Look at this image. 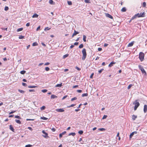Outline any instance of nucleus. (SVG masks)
Listing matches in <instances>:
<instances>
[{
    "label": "nucleus",
    "instance_id": "nucleus-1",
    "mask_svg": "<svg viewBox=\"0 0 147 147\" xmlns=\"http://www.w3.org/2000/svg\"><path fill=\"white\" fill-rule=\"evenodd\" d=\"M144 54L142 52H140L139 55V58L141 62L143 61L144 59Z\"/></svg>",
    "mask_w": 147,
    "mask_h": 147
},
{
    "label": "nucleus",
    "instance_id": "nucleus-2",
    "mask_svg": "<svg viewBox=\"0 0 147 147\" xmlns=\"http://www.w3.org/2000/svg\"><path fill=\"white\" fill-rule=\"evenodd\" d=\"M82 53L83 54V56L82 58V59L83 60H84L86 58L87 55L86 50L85 48H84L82 51Z\"/></svg>",
    "mask_w": 147,
    "mask_h": 147
},
{
    "label": "nucleus",
    "instance_id": "nucleus-3",
    "mask_svg": "<svg viewBox=\"0 0 147 147\" xmlns=\"http://www.w3.org/2000/svg\"><path fill=\"white\" fill-rule=\"evenodd\" d=\"M135 15H136V17L137 18L143 17L145 16V13L144 12L142 13H138Z\"/></svg>",
    "mask_w": 147,
    "mask_h": 147
},
{
    "label": "nucleus",
    "instance_id": "nucleus-4",
    "mask_svg": "<svg viewBox=\"0 0 147 147\" xmlns=\"http://www.w3.org/2000/svg\"><path fill=\"white\" fill-rule=\"evenodd\" d=\"M133 104L135 105L134 110L135 111H136L138 107L139 106L140 103L138 102H136L135 103H134Z\"/></svg>",
    "mask_w": 147,
    "mask_h": 147
},
{
    "label": "nucleus",
    "instance_id": "nucleus-5",
    "mask_svg": "<svg viewBox=\"0 0 147 147\" xmlns=\"http://www.w3.org/2000/svg\"><path fill=\"white\" fill-rule=\"evenodd\" d=\"M56 111L58 112H63L64 110L63 109H56Z\"/></svg>",
    "mask_w": 147,
    "mask_h": 147
},
{
    "label": "nucleus",
    "instance_id": "nucleus-6",
    "mask_svg": "<svg viewBox=\"0 0 147 147\" xmlns=\"http://www.w3.org/2000/svg\"><path fill=\"white\" fill-rule=\"evenodd\" d=\"M105 16L107 17L110 19H113V16L108 13H106L105 14Z\"/></svg>",
    "mask_w": 147,
    "mask_h": 147
},
{
    "label": "nucleus",
    "instance_id": "nucleus-7",
    "mask_svg": "<svg viewBox=\"0 0 147 147\" xmlns=\"http://www.w3.org/2000/svg\"><path fill=\"white\" fill-rule=\"evenodd\" d=\"M135 42L133 41L129 43L127 45L128 47H131L133 45Z\"/></svg>",
    "mask_w": 147,
    "mask_h": 147
},
{
    "label": "nucleus",
    "instance_id": "nucleus-8",
    "mask_svg": "<svg viewBox=\"0 0 147 147\" xmlns=\"http://www.w3.org/2000/svg\"><path fill=\"white\" fill-rule=\"evenodd\" d=\"M79 33V32H77L75 30L74 31V32L72 36V37H74V36H76L77 34H78Z\"/></svg>",
    "mask_w": 147,
    "mask_h": 147
},
{
    "label": "nucleus",
    "instance_id": "nucleus-9",
    "mask_svg": "<svg viewBox=\"0 0 147 147\" xmlns=\"http://www.w3.org/2000/svg\"><path fill=\"white\" fill-rule=\"evenodd\" d=\"M144 111L145 113L147 111V105H145L144 106Z\"/></svg>",
    "mask_w": 147,
    "mask_h": 147
},
{
    "label": "nucleus",
    "instance_id": "nucleus-10",
    "mask_svg": "<svg viewBox=\"0 0 147 147\" xmlns=\"http://www.w3.org/2000/svg\"><path fill=\"white\" fill-rule=\"evenodd\" d=\"M116 63V62H114V61H112L111 62V63L109 64L108 66L109 67H111L113 65L115 64Z\"/></svg>",
    "mask_w": 147,
    "mask_h": 147
},
{
    "label": "nucleus",
    "instance_id": "nucleus-11",
    "mask_svg": "<svg viewBox=\"0 0 147 147\" xmlns=\"http://www.w3.org/2000/svg\"><path fill=\"white\" fill-rule=\"evenodd\" d=\"M42 132L43 134H45V136H43L45 138H46L48 137V134L45 132L44 130H43L42 131Z\"/></svg>",
    "mask_w": 147,
    "mask_h": 147
},
{
    "label": "nucleus",
    "instance_id": "nucleus-12",
    "mask_svg": "<svg viewBox=\"0 0 147 147\" xmlns=\"http://www.w3.org/2000/svg\"><path fill=\"white\" fill-rule=\"evenodd\" d=\"M9 129L12 131L14 132L15 130L13 128V127L12 125H10L9 126Z\"/></svg>",
    "mask_w": 147,
    "mask_h": 147
},
{
    "label": "nucleus",
    "instance_id": "nucleus-13",
    "mask_svg": "<svg viewBox=\"0 0 147 147\" xmlns=\"http://www.w3.org/2000/svg\"><path fill=\"white\" fill-rule=\"evenodd\" d=\"M66 133V132L65 131H64L62 133L60 134L59 135V137L60 138H61L62 137V136L64 134H65Z\"/></svg>",
    "mask_w": 147,
    "mask_h": 147
},
{
    "label": "nucleus",
    "instance_id": "nucleus-14",
    "mask_svg": "<svg viewBox=\"0 0 147 147\" xmlns=\"http://www.w3.org/2000/svg\"><path fill=\"white\" fill-rule=\"evenodd\" d=\"M57 96L54 94H52L51 96V99H54L57 98Z\"/></svg>",
    "mask_w": 147,
    "mask_h": 147
},
{
    "label": "nucleus",
    "instance_id": "nucleus-15",
    "mask_svg": "<svg viewBox=\"0 0 147 147\" xmlns=\"http://www.w3.org/2000/svg\"><path fill=\"white\" fill-rule=\"evenodd\" d=\"M134 133H136V131L133 132L131 133L129 135V138H131L132 137V136H133L134 135Z\"/></svg>",
    "mask_w": 147,
    "mask_h": 147
},
{
    "label": "nucleus",
    "instance_id": "nucleus-16",
    "mask_svg": "<svg viewBox=\"0 0 147 147\" xmlns=\"http://www.w3.org/2000/svg\"><path fill=\"white\" fill-rule=\"evenodd\" d=\"M38 15L36 13H35L32 16V18H37L38 17Z\"/></svg>",
    "mask_w": 147,
    "mask_h": 147
},
{
    "label": "nucleus",
    "instance_id": "nucleus-17",
    "mask_svg": "<svg viewBox=\"0 0 147 147\" xmlns=\"http://www.w3.org/2000/svg\"><path fill=\"white\" fill-rule=\"evenodd\" d=\"M137 116L134 115H132V119L133 120H135V119L137 118Z\"/></svg>",
    "mask_w": 147,
    "mask_h": 147
},
{
    "label": "nucleus",
    "instance_id": "nucleus-18",
    "mask_svg": "<svg viewBox=\"0 0 147 147\" xmlns=\"http://www.w3.org/2000/svg\"><path fill=\"white\" fill-rule=\"evenodd\" d=\"M15 121L16 123L18 124H21V121L19 120L16 119Z\"/></svg>",
    "mask_w": 147,
    "mask_h": 147
},
{
    "label": "nucleus",
    "instance_id": "nucleus-19",
    "mask_svg": "<svg viewBox=\"0 0 147 147\" xmlns=\"http://www.w3.org/2000/svg\"><path fill=\"white\" fill-rule=\"evenodd\" d=\"M126 11V9L125 7H123L121 9V11L123 12H125Z\"/></svg>",
    "mask_w": 147,
    "mask_h": 147
},
{
    "label": "nucleus",
    "instance_id": "nucleus-20",
    "mask_svg": "<svg viewBox=\"0 0 147 147\" xmlns=\"http://www.w3.org/2000/svg\"><path fill=\"white\" fill-rule=\"evenodd\" d=\"M141 71H142V74H146V72L145 70H144V68H143L142 69H141Z\"/></svg>",
    "mask_w": 147,
    "mask_h": 147
},
{
    "label": "nucleus",
    "instance_id": "nucleus-21",
    "mask_svg": "<svg viewBox=\"0 0 147 147\" xmlns=\"http://www.w3.org/2000/svg\"><path fill=\"white\" fill-rule=\"evenodd\" d=\"M62 86V83L60 84H57L55 87H61Z\"/></svg>",
    "mask_w": 147,
    "mask_h": 147
},
{
    "label": "nucleus",
    "instance_id": "nucleus-22",
    "mask_svg": "<svg viewBox=\"0 0 147 147\" xmlns=\"http://www.w3.org/2000/svg\"><path fill=\"white\" fill-rule=\"evenodd\" d=\"M76 135L75 133H71L69 134V136H70L71 135H72L73 136H74Z\"/></svg>",
    "mask_w": 147,
    "mask_h": 147
},
{
    "label": "nucleus",
    "instance_id": "nucleus-23",
    "mask_svg": "<svg viewBox=\"0 0 147 147\" xmlns=\"http://www.w3.org/2000/svg\"><path fill=\"white\" fill-rule=\"evenodd\" d=\"M49 3L51 4H54L55 3L52 0H49Z\"/></svg>",
    "mask_w": 147,
    "mask_h": 147
},
{
    "label": "nucleus",
    "instance_id": "nucleus-24",
    "mask_svg": "<svg viewBox=\"0 0 147 147\" xmlns=\"http://www.w3.org/2000/svg\"><path fill=\"white\" fill-rule=\"evenodd\" d=\"M38 45V44L37 42H34L32 45L33 46H35Z\"/></svg>",
    "mask_w": 147,
    "mask_h": 147
},
{
    "label": "nucleus",
    "instance_id": "nucleus-25",
    "mask_svg": "<svg viewBox=\"0 0 147 147\" xmlns=\"http://www.w3.org/2000/svg\"><path fill=\"white\" fill-rule=\"evenodd\" d=\"M88 93H84L83 94H82V97H84V96H88Z\"/></svg>",
    "mask_w": 147,
    "mask_h": 147
},
{
    "label": "nucleus",
    "instance_id": "nucleus-26",
    "mask_svg": "<svg viewBox=\"0 0 147 147\" xmlns=\"http://www.w3.org/2000/svg\"><path fill=\"white\" fill-rule=\"evenodd\" d=\"M40 118V119H43V120H47L48 119L47 118L45 117H41Z\"/></svg>",
    "mask_w": 147,
    "mask_h": 147
},
{
    "label": "nucleus",
    "instance_id": "nucleus-27",
    "mask_svg": "<svg viewBox=\"0 0 147 147\" xmlns=\"http://www.w3.org/2000/svg\"><path fill=\"white\" fill-rule=\"evenodd\" d=\"M86 36L85 35H83V41L85 42H86Z\"/></svg>",
    "mask_w": 147,
    "mask_h": 147
},
{
    "label": "nucleus",
    "instance_id": "nucleus-28",
    "mask_svg": "<svg viewBox=\"0 0 147 147\" xmlns=\"http://www.w3.org/2000/svg\"><path fill=\"white\" fill-rule=\"evenodd\" d=\"M28 88H34L36 87H37L36 86H28Z\"/></svg>",
    "mask_w": 147,
    "mask_h": 147
},
{
    "label": "nucleus",
    "instance_id": "nucleus-29",
    "mask_svg": "<svg viewBox=\"0 0 147 147\" xmlns=\"http://www.w3.org/2000/svg\"><path fill=\"white\" fill-rule=\"evenodd\" d=\"M23 30V28H19L17 30V32H19V31H22Z\"/></svg>",
    "mask_w": 147,
    "mask_h": 147
},
{
    "label": "nucleus",
    "instance_id": "nucleus-30",
    "mask_svg": "<svg viewBox=\"0 0 147 147\" xmlns=\"http://www.w3.org/2000/svg\"><path fill=\"white\" fill-rule=\"evenodd\" d=\"M26 71L24 70L22 71H20V73L22 74H24L25 73Z\"/></svg>",
    "mask_w": 147,
    "mask_h": 147
},
{
    "label": "nucleus",
    "instance_id": "nucleus-31",
    "mask_svg": "<svg viewBox=\"0 0 147 147\" xmlns=\"http://www.w3.org/2000/svg\"><path fill=\"white\" fill-rule=\"evenodd\" d=\"M18 90L22 94H23L25 92V91H24L21 90L19 89Z\"/></svg>",
    "mask_w": 147,
    "mask_h": 147
},
{
    "label": "nucleus",
    "instance_id": "nucleus-32",
    "mask_svg": "<svg viewBox=\"0 0 147 147\" xmlns=\"http://www.w3.org/2000/svg\"><path fill=\"white\" fill-rule=\"evenodd\" d=\"M19 38L20 39H22L24 38V36H23L21 35H20L19 36Z\"/></svg>",
    "mask_w": 147,
    "mask_h": 147
},
{
    "label": "nucleus",
    "instance_id": "nucleus-33",
    "mask_svg": "<svg viewBox=\"0 0 147 147\" xmlns=\"http://www.w3.org/2000/svg\"><path fill=\"white\" fill-rule=\"evenodd\" d=\"M84 47V45L83 44H80L79 46V48H83Z\"/></svg>",
    "mask_w": 147,
    "mask_h": 147
},
{
    "label": "nucleus",
    "instance_id": "nucleus-34",
    "mask_svg": "<svg viewBox=\"0 0 147 147\" xmlns=\"http://www.w3.org/2000/svg\"><path fill=\"white\" fill-rule=\"evenodd\" d=\"M136 15H135L134 16L132 17V18L131 19V20H134V19L136 18L137 17H136Z\"/></svg>",
    "mask_w": 147,
    "mask_h": 147
},
{
    "label": "nucleus",
    "instance_id": "nucleus-35",
    "mask_svg": "<svg viewBox=\"0 0 147 147\" xmlns=\"http://www.w3.org/2000/svg\"><path fill=\"white\" fill-rule=\"evenodd\" d=\"M51 28H49L48 27H46L44 29V30L45 31V30H49L51 29Z\"/></svg>",
    "mask_w": 147,
    "mask_h": 147
},
{
    "label": "nucleus",
    "instance_id": "nucleus-36",
    "mask_svg": "<svg viewBox=\"0 0 147 147\" xmlns=\"http://www.w3.org/2000/svg\"><path fill=\"white\" fill-rule=\"evenodd\" d=\"M98 130L100 131H104L105 130V129L104 128H100L98 129Z\"/></svg>",
    "mask_w": 147,
    "mask_h": 147
},
{
    "label": "nucleus",
    "instance_id": "nucleus-37",
    "mask_svg": "<svg viewBox=\"0 0 147 147\" xmlns=\"http://www.w3.org/2000/svg\"><path fill=\"white\" fill-rule=\"evenodd\" d=\"M146 3L145 2H144L143 3L142 6L143 7H145L146 6Z\"/></svg>",
    "mask_w": 147,
    "mask_h": 147
},
{
    "label": "nucleus",
    "instance_id": "nucleus-38",
    "mask_svg": "<svg viewBox=\"0 0 147 147\" xmlns=\"http://www.w3.org/2000/svg\"><path fill=\"white\" fill-rule=\"evenodd\" d=\"M78 133L80 134H82L83 133V131L82 130H80L78 131Z\"/></svg>",
    "mask_w": 147,
    "mask_h": 147
},
{
    "label": "nucleus",
    "instance_id": "nucleus-39",
    "mask_svg": "<svg viewBox=\"0 0 147 147\" xmlns=\"http://www.w3.org/2000/svg\"><path fill=\"white\" fill-rule=\"evenodd\" d=\"M77 99V97H75L73 98H72L71 99V101H73L74 100H76Z\"/></svg>",
    "mask_w": 147,
    "mask_h": 147
},
{
    "label": "nucleus",
    "instance_id": "nucleus-40",
    "mask_svg": "<svg viewBox=\"0 0 147 147\" xmlns=\"http://www.w3.org/2000/svg\"><path fill=\"white\" fill-rule=\"evenodd\" d=\"M133 86V85L131 84H129L128 86L127 87V89H129L130 88H131V87Z\"/></svg>",
    "mask_w": 147,
    "mask_h": 147
},
{
    "label": "nucleus",
    "instance_id": "nucleus-41",
    "mask_svg": "<svg viewBox=\"0 0 147 147\" xmlns=\"http://www.w3.org/2000/svg\"><path fill=\"white\" fill-rule=\"evenodd\" d=\"M45 108V106H43L40 108V109L41 110H44Z\"/></svg>",
    "mask_w": 147,
    "mask_h": 147
},
{
    "label": "nucleus",
    "instance_id": "nucleus-42",
    "mask_svg": "<svg viewBox=\"0 0 147 147\" xmlns=\"http://www.w3.org/2000/svg\"><path fill=\"white\" fill-rule=\"evenodd\" d=\"M67 3L69 5H71L72 4V3L71 1H67Z\"/></svg>",
    "mask_w": 147,
    "mask_h": 147
},
{
    "label": "nucleus",
    "instance_id": "nucleus-43",
    "mask_svg": "<svg viewBox=\"0 0 147 147\" xmlns=\"http://www.w3.org/2000/svg\"><path fill=\"white\" fill-rule=\"evenodd\" d=\"M50 70L49 68L48 67H46L45 68V70L47 71H48Z\"/></svg>",
    "mask_w": 147,
    "mask_h": 147
},
{
    "label": "nucleus",
    "instance_id": "nucleus-44",
    "mask_svg": "<svg viewBox=\"0 0 147 147\" xmlns=\"http://www.w3.org/2000/svg\"><path fill=\"white\" fill-rule=\"evenodd\" d=\"M68 56V54H65L63 56V58H65Z\"/></svg>",
    "mask_w": 147,
    "mask_h": 147
},
{
    "label": "nucleus",
    "instance_id": "nucleus-45",
    "mask_svg": "<svg viewBox=\"0 0 147 147\" xmlns=\"http://www.w3.org/2000/svg\"><path fill=\"white\" fill-rule=\"evenodd\" d=\"M15 117L16 118L18 119H21V118L18 115L15 116Z\"/></svg>",
    "mask_w": 147,
    "mask_h": 147
},
{
    "label": "nucleus",
    "instance_id": "nucleus-46",
    "mask_svg": "<svg viewBox=\"0 0 147 147\" xmlns=\"http://www.w3.org/2000/svg\"><path fill=\"white\" fill-rule=\"evenodd\" d=\"M107 115H104L102 118V119H106L107 118Z\"/></svg>",
    "mask_w": 147,
    "mask_h": 147
},
{
    "label": "nucleus",
    "instance_id": "nucleus-47",
    "mask_svg": "<svg viewBox=\"0 0 147 147\" xmlns=\"http://www.w3.org/2000/svg\"><path fill=\"white\" fill-rule=\"evenodd\" d=\"M104 70L103 69H101L100 70L98 71V73L99 74H100Z\"/></svg>",
    "mask_w": 147,
    "mask_h": 147
},
{
    "label": "nucleus",
    "instance_id": "nucleus-48",
    "mask_svg": "<svg viewBox=\"0 0 147 147\" xmlns=\"http://www.w3.org/2000/svg\"><path fill=\"white\" fill-rule=\"evenodd\" d=\"M42 92L43 93L46 92L47 91V90L46 89H44L42 90Z\"/></svg>",
    "mask_w": 147,
    "mask_h": 147
},
{
    "label": "nucleus",
    "instance_id": "nucleus-49",
    "mask_svg": "<svg viewBox=\"0 0 147 147\" xmlns=\"http://www.w3.org/2000/svg\"><path fill=\"white\" fill-rule=\"evenodd\" d=\"M138 67H139V69H140L141 70V69H142L143 68L140 65H138Z\"/></svg>",
    "mask_w": 147,
    "mask_h": 147
},
{
    "label": "nucleus",
    "instance_id": "nucleus-50",
    "mask_svg": "<svg viewBox=\"0 0 147 147\" xmlns=\"http://www.w3.org/2000/svg\"><path fill=\"white\" fill-rule=\"evenodd\" d=\"M32 145L30 144H28L25 146V147H31Z\"/></svg>",
    "mask_w": 147,
    "mask_h": 147
},
{
    "label": "nucleus",
    "instance_id": "nucleus-51",
    "mask_svg": "<svg viewBox=\"0 0 147 147\" xmlns=\"http://www.w3.org/2000/svg\"><path fill=\"white\" fill-rule=\"evenodd\" d=\"M75 68L77 70H78V71H80L81 70V69L79 68L78 67L76 66L75 67Z\"/></svg>",
    "mask_w": 147,
    "mask_h": 147
},
{
    "label": "nucleus",
    "instance_id": "nucleus-52",
    "mask_svg": "<svg viewBox=\"0 0 147 147\" xmlns=\"http://www.w3.org/2000/svg\"><path fill=\"white\" fill-rule=\"evenodd\" d=\"M9 8L8 7L6 6L5 8V11H7L8 10Z\"/></svg>",
    "mask_w": 147,
    "mask_h": 147
},
{
    "label": "nucleus",
    "instance_id": "nucleus-53",
    "mask_svg": "<svg viewBox=\"0 0 147 147\" xmlns=\"http://www.w3.org/2000/svg\"><path fill=\"white\" fill-rule=\"evenodd\" d=\"M40 26H38V27H37V28L36 30L37 31H38V30H40Z\"/></svg>",
    "mask_w": 147,
    "mask_h": 147
},
{
    "label": "nucleus",
    "instance_id": "nucleus-54",
    "mask_svg": "<svg viewBox=\"0 0 147 147\" xmlns=\"http://www.w3.org/2000/svg\"><path fill=\"white\" fill-rule=\"evenodd\" d=\"M51 130L53 132H54L56 130V129L54 128H53L51 129Z\"/></svg>",
    "mask_w": 147,
    "mask_h": 147
},
{
    "label": "nucleus",
    "instance_id": "nucleus-55",
    "mask_svg": "<svg viewBox=\"0 0 147 147\" xmlns=\"http://www.w3.org/2000/svg\"><path fill=\"white\" fill-rule=\"evenodd\" d=\"M22 85L23 86H27V84L25 83H22Z\"/></svg>",
    "mask_w": 147,
    "mask_h": 147
},
{
    "label": "nucleus",
    "instance_id": "nucleus-56",
    "mask_svg": "<svg viewBox=\"0 0 147 147\" xmlns=\"http://www.w3.org/2000/svg\"><path fill=\"white\" fill-rule=\"evenodd\" d=\"M94 74V73H92L91 74V75H90V78H92L93 77V76Z\"/></svg>",
    "mask_w": 147,
    "mask_h": 147
},
{
    "label": "nucleus",
    "instance_id": "nucleus-57",
    "mask_svg": "<svg viewBox=\"0 0 147 147\" xmlns=\"http://www.w3.org/2000/svg\"><path fill=\"white\" fill-rule=\"evenodd\" d=\"M15 112H16V111H11V112L10 113H9V114H13V113H15Z\"/></svg>",
    "mask_w": 147,
    "mask_h": 147
},
{
    "label": "nucleus",
    "instance_id": "nucleus-58",
    "mask_svg": "<svg viewBox=\"0 0 147 147\" xmlns=\"http://www.w3.org/2000/svg\"><path fill=\"white\" fill-rule=\"evenodd\" d=\"M68 96L67 95H65L62 98V99L64 100L65 98L67 96Z\"/></svg>",
    "mask_w": 147,
    "mask_h": 147
},
{
    "label": "nucleus",
    "instance_id": "nucleus-59",
    "mask_svg": "<svg viewBox=\"0 0 147 147\" xmlns=\"http://www.w3.org/2000/svg\"><path fill=\"white\" fill-rule=\"evenodd\" d=\"M35 90L34 89H30L29 90V91L30 92H35Z\"/></svg>",
    "mask_w": 147,
    "mask_h": 147
},
{
    "label": "nucleus",
    "instance_id": "nucleus-60",
    "mask_svg": "<svg viewBox=\"0 0 147 147\" xmlns=\"http://www.w3.org/2000/svg\"><path fill=\"white\" fill-rule=\"evenodd\" d=\"M79 44L78 42H75L74 44V45H78Z\"/></svg>",
    "mask_w": 147,
    "mask_h": 147
},
{
    "label": "nucleus",
    "instance_id": "nucleus-61",
    "mask_svg": "<svg viewBox=\"0 0 147 147\" xmlns=\"http://www.w3.org/2000/svg\"><path fill=\"white\" fill-rule=\"evenodd\" d=\"M50 64V63L49 62H47L45 63V65H49Z\"/></svg>",
    "mask_w": 147,
    "mask_h": 147
},
{
    "label": "nucleus",
    "instance_id": "nucleus-62",
    "mask_svg": "<svg viewBox=\"0 0 147 147\" xmlns=\"http://www.w3.org/2000/svg\"><path fill=\"white\" fill-rule=\"evenodd\" d=\"M77 92L79 93H81L82 92V90H77Z\"/></svg>",
    "mask_w": 147,
    "mask_h": 147
},
{
    "label": "nucleus",
    "instance_id": "nucleus-63",
    "mask_svg": "<svg viewBox=\"0 0 147 147\" xmlns=\"http://www.w3.org/2000/svg\"><path fill=\"white\" fill-rule=\"evenodd\" d=\"M30 23L29 22L27 23L26 24V26H27V27L29 26H30Z\"/></svg>",
    "mask_w": 147,
    "mask_h": 147
},
{
    "label": "nucleus",
    "instance_id": "nucleus-64",
    "mask_svg": "<svg viewBox=\"0 0 147 147\" xmlns=\"http://www.w3.org/2000/svg\"><path fill=\"white\" fill-rule=\"evenodd\" d=\"M98 51H100L102 50V49L101 48H98Z\"/></svg>",
    "mask_w": 147,
    "mask_h": 147
}]
</instances>
